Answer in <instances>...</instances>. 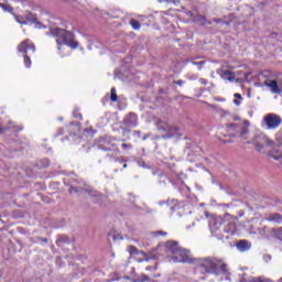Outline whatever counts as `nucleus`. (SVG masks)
<instances>
[{
    "mask_svg": "<svg viewBox=\"0 0 282 282\" xmlns=\"http://www.w3.org/2000/svg\"><path fill=\"white\" fill-rule=\"evenodd\" d=\"M51 34L56 39L58 55L62 58L69 56V51H67V47H70L72 50L78 48V42L74 40V33L70 31L55 28L51 29Z\"/></svg>",
    "mask_w": 282,
    "mask_h": 282,
    "instance_id": "nucleus-1",
    "label": "nucleus"
},
{
    "mask_svg": "<svg viewBox=\"0 0 282 282\" xmlns=\"http://www.w3.org/2000/svg\"><path fill=\"white\" fill-rule=\"evenodd\" d=\"M193 264L203 274H216V276H219V274L228 273V264L217 258H194Z\"/></svg>",
    "mask_w": 282,
    "mask_h": 282,
    "instance_id": "nucleus-2",
    "label": "nucleus"
},
{
    "mask_svg": "<svg viewBox=\"0 0 282 282\" xmlns=\"http://www.w3.org/2000/svg\"><path fill=\"white\" fill-rule=\"evenodd\" d=\"M165 248L171 252L172 261H174V263L195 262V258H193V253H191V250L180 247V243L177 241H167Z\"/></svg>",
    "mask_w": 282,
    "mask_h": 282,
    "instance_id": "nucleus-3",
    "label": "nucleus"
},
{
    "mask_svg": "<svg viewBox=\"0 0 282 282\" xmlns=\"http://www.w3.org/2000/svg\"><path fill=\"white\" fill-rule=\"evenodd\" d=\"M250 121L243 120L238 123L227 124V131L232 138H238L240 142H246L250 140Z\"/></svg>",
    "mask_w": 282,
    "mask_h": 282,
    "instance_id": "nucleus-4",
    "label": "nucleus"
},
{
    "mask_svg": "<svg viewBox=\"0 0 282 282\" xmlns=\"http://www.w3.org/2000/svg\"><path fill=\"white\" fill-rule=\"evenodd\" d=\"M18 52L19 54H22L24 65L28 69H30V67H32V59H30V56L36 52V46H34V43H32L31 40H24L18 45Z\"/></svg>",
    "mask_w": 282,
    "mask_h": 282,
    "instance_id": "nucleus-5",
    "label": "nucleus"
},
{
    "mask_svg": "<svg viewBox=\"0 0 282 282\" xmlns=\"http://www.w3.org/2000/svg\"><path fill=\"white\" fill-rule=\"evenodd\" d=\"M247 144H253L258 151H262L263 147H272L274 141L268 139L264 133H258L251 140H248Z\"/></svg>",
    "mask_w": 282,
    "mask_h": 282,
    "instance_id": "nucleus-6",
    "label": "nucleus"
},
{
    "mask_svg": "<svg viewBox=\"0 0 282 282\" xmlns=\"http://www.w3.org/2000/svg\"><path fill=\"white\" fill-rule=\"evenodd\" d=\"M209 230L212 235H216L218 239H224V218L217 216L209 219Z\"/></svg>",
    "mask_w": 282,
    "mask_h": 282,
    "instance_id": "nucleus-7",
    "label": "nucleus"
},
{
    "mask_svg": "<svg viewBox=\"0 0 282 282\" xmlns=\"http://www.w3.org/2000/svg\"><path fill=\"white\" fill-rule=\"evenodd\" d=\"M17 23H20V25H32V23H35V28L40 29L43 28V25H41V22H36V15L33 14L32 12H28L24 15H13Z\"/></svg>",
    "mask_w": 282,
    "mask_h": 282,
    "instance_id": "nucleus-8",
    "label": "nucleus"
},
{
    "mask_svg": "<svg viewBox=\"0 0 282 282\" xmlns=\"http://www.w3.org/2000/svg\"><path fill=\"white\" fill-rule=\"evenodd\" d=\"M156 128L159 131H163V133H166L165 135H163L164 139L175 138V135H180V128L170 126L164 121H158Z\"/></svg>",
    "mask_w": 282,
    "mask_h": 282,
    "instance_id": "nucleus-9",
    "label": "nucleus"
},
{
    "mask_svg": "<svg viewBox=\"0 0 282 282\" xmlns=\"http://www.w3.org/2000/svg\"><path fill=\"white\" fill-rule=\"evenodd\" d=\"M264 123L267 124V129H279L282 124V119L279 115L269 113L264 117Z\"/></svg>",
    "mask_w": 282,
    "mask_h": 282,
    "instance_id": "nucleus-10",
    "label": "nucleus"
},
{
    "mask_svg": "<svg viewBox=\"0 0 282 282\" xmlns=\"http://www.w3.org/2000/svg\"><path fill=\"white\" fill-rule=\"evenodd\" d=\"M123 124L126 127H130L131 129L138 127V115H135L134 112H130L129 115H127L123 119Z\"/></svg>",
    "mask_w": 282,
    "mask_h": 282,
    "instance_id": "nucleus-11",
    "label": "nucleus"
},
{
    "mask_svg": "<svg viewBox=\"0 0 282 282\" xmlns=\"http://www.w3.org/2000/svg\"><path fill=\"white\" fill-rule=\"evenodd\" d=\"M237 225H235V223L224 220L223 231H225L227 235H235Z\"/></svg>",
    "mask_w": 282,
    "mask_h": 282,
    "instance_id": "nucleus-12",
    "label": "nucleus"
},
{
    "mask_svg": "<svg viewBox=\"0 0 282 282\" xmlns=\"http://www.w3.org/2000/svg\"><path fill=\"white\" fill-rule=\"evenodd\" d=\"M236 247L239 250V252H248V250H250V248H252V245H250V242H248V240H240V241H238Z\"/></svg>",
    "mask_w": 282,
    "mask_h": 282,
    "instance_id": "nucleus-13",
    "label": "nucleus"
},
{
    "mask_svg": "<svg viewBox=\"0 0 282 282\" xmlns=\"http://www.w3.org/2000/svg\"><path fill=\"white\" fill-rule=\"evenodd\" d=\"M265 87H270L272 94H281V89H279V84L276 80H270L264 83Z\"/></svg>",
    "mask_w": 282,
    "mask_h": 282,
    "instance_id": "nucleus-14",
    "label": "nucleus"
},
{
    "mask_svg": "<svg viewBox=\"0 0 282 282\" xmlns=\"http://www.w3.org/2000/svg\"><path fill=\"white\" fill-rule=\"evenodd\" d=\"M265 221H272L273 224H281L282 221V216L281 214H270L267 218Z\"/></svg>",
    "mask_w": 282,
    "mask_h": 282,
    "instance_id": "nucleus-15",
    "label": "nucleus"
},
{
    "mask_svg": "<svg viewBox=\"0 0 282 282\" xmlns=\"http://www.w3.org/2000/svg\"><path fill=\"white\" fill-rule=\"evenodd\" d=\"M83 192L87 193L90 197H94L95 199H100V197H102V194L96 189L85 188L83 189Z\"/></svg>",
    "mask_w": 282,
    "mask_h": 282,
    "instance_id": "nucleus-16",
    "label": "nucleus"
},
{
    "mask_svg": "<svg viewBox=\"0 0 282 282\" xmlns=\"http://www.w3.org/2000/svg\"><path fill=\"white\" fill-rule=\"evenodd\" d=\"M220 76L224 78V80H229V83L235 80V76H232L228 69L221 70Z\"/></svg>",
    "mask_w": 282,
    "mask_h": 282,
    "instance_id": "nucleus-17",
    "label": "nucleus"
},
{
    "mask_svg": "<svg viewBox=\"0 0 282 282\" xmlns=\"http://www.w3.org/2000/svg\"><path fill=\"white\" fill-rule=\"evenodd\" d=\"M271 237H273V239H279L280 241H282V228L272 229Z\"/></svg>",
    "mask_w": 282,
    "mask_h": 282,
    "instance_id": "nucleus-18",
    "label": "nucleus"
},
{
    "mask_svg": "<svg viewBox=\"0 0 282 282\" xmlns=\"http://www.w3.org/2000/svg\"><path fill=\"white\" fill-rule=\"evenodd\" d=\"M248 282H272L270 279H265L264 276L250 278Z\"/></svg>",
    "mask_w": 282,
    "mask_h": 282,
    "instance_id": "nucleus-19",
    "label": "nucleus"
},
{
    "mask_svg": "<svg viewBox=\"0 0 282 282\" xmlns=\"http://www.w3.org/2000/svg\"><path fill=\"white\" fill-rule=\"evenodd\" d=\"M0 8H2L3 12H10L12 14L13 8L10 4L0 3Z\"/></svg>",
    "mask_w": 282,
    "mask_h": 282,
    "instance_id": "nucleus-20",
    "label": "nucleus"
},
{
    "mask_svg": "<svg viewBox=\"0 0 282 282\" xmlns=\"http://www.w3.org/2000/svg\"><path fill=\"white\" fill-rule=\"evenodd\" d=\"M130 25L132 29L134 30H140V28H142V25L140 24L139 21L134 20V19H131L130 20Z\"/></svg>",
    "mask_w": 282,
    "mask_h": 282,
    "instance_id": "nucleus-21",
    "label": "nucleus"
},
{
    "mask_svg": "<svg viewBox=\"0 0 282 282\" xmlns=\"http://www.w3.org/2000/svg\"><path fill=\"white\" fill-rule=\"evenodd\" d=\"M110 100H111V102L118 101V94L116 93V88H111V90H110Z\"/></svg>",
    "mask_w": 282,
    "mask_h": 282,
    "instance_id": "nucleus-22",
    "label": "nucleus"
},
{
    "mask_svg": "<svg viewBox=\"0 0 282 282\" xmlns=\"http://www.w3.org/2000/svg\"><path fill=\"white\" fill-rule=\"evenodd\" d=\"M159 3H174V6H180V0H158Z\"/></svg>",
    "mask_w": 282,
    "mask_h": 282,
    "instance_id": "nucleus-23",
    "label": "nucleus"
},
{
    "mask_svg": "<svg viewBox=\"0 0 282 282\" xmlns=\"http://www.w3.org/2000/svg\"><path fill=\"white\" fill-rule=\"evenodd\" d=\"M73 116L77 120H83V115L80 112H78V110H76V109L73 111Z\"/></svg>",
    "mask_w": 282,
    "mask_h": 282,
    "instance_id": "nucleus-24",
    "label": "nucleus"
},
{
    "mask_svg": "<svg viewBox=\"0 0 282 282\" xmlns=\"http://www.w3.org/2000/svg\"><path fill=\"white\" fill-rule=\"evenodd\" d=\"M129 252L130 254H140V252L138 251V248H135L134 246L129 247Z\"/></svg>",
    "mask_w": 282,
    "mask_h": 282,
    "instance_id": "nucleus-25",
    "label": "nucleus"
},
{
    "mask_svg": "<svg viewBox=\"0 0 282 282\" xmlns=\"http://www.w3.org/2000/svg\"><path fill=\"white\" fill-rule=\"evenodd\" d=\"M152 235H153V237H158V235H163L164 237H166V231H162V230L154 231V232H152Z\"/></svg>",
    "mask_w": 282,
    "mask_h": 282,
    "instance_id": "nucleus-26",
    "label": "nucleus"
},
{
    "mask_svg": "<svg viewBox=\"0 0 282 282\" xmlns=\"http://www.w3.org/2000/svg\"><path fill=\"white\" fill-rule=\"evenodd\" d=\"M199 21L202 23V25H206V18L205 17H199Z\"/></svg>",
    "mask_w": 282,
    "mask_h": 282,
    "instance_id": "nucleus-27",
    "label": "nucleus"
},
{
    "mask_svg": "<svg viewBox=\"0 0 282 282\" xmlns=\"http://www.w3.org/2000/svg\"><path fill=\"white\" fill-rule=\"evenodd\" d=\"M199 83L200 85H208V79L200 78Z\"/></svg>",
    "mask_w": 282,
    "mask_h": 282,
    "instance_id": "nucleus-28",
    "label": "nucleus"
},
{
    "mask_svg": "<svg viewBox=\"0 0 282 282\" xmlns=\"http://www.w3.org/2000/svg\"><path fill=\"white\" fill-rule=\"evenodd\" d=\"M234 96H235V98H237L238 100H242L241 94L236 93Z\"/></svg>",
    "mask_w": 282,
    "mask_h": 282,
    "instance_id": "nucleus-29",
    "label": "nucleus"
},
{
    "mask_svg": "<svg viewBox=\"0 0 282 282\" xmlns=\"http://www.w3.org/2000/svg\"><path fill=\"white\" fill-rule=\"evenodd\" d=\"M65 241H67V238L66 237H62V238H59L58 243H65Z\"/></svg>",
    "mask_w": 282,
    "mask_h": 282,
    "instance_id": "nucleus-30",
    "label": "nucleus"
},
{
    "mask_svg": "<svg viewBox=\"0 0 282 282\" xmlns=\"http://www.w3.org/2000/svg\"><path fill=\"white\" fill-rule=\"evenodd\" d=\"M145 270H147L148 272L151 271V270H158V267H151V265H150V267H147Z\"/></svg>",
    "mask_w": 282,
    "mask_h": 282,
    "instance_id": "nucleus-31",
    "label": "nucleus"
},
{
    "mask_svg": "<svg viewBox=\"0 0 282 282\" xmlns=\"http://www.w3.org/2000/svg\"><path fill=\"white\" fill-rule=\"evenodd\" d=\"M141 281H142V282L149 281V275H142Z\"/></svg>",
    "mask_w": 282,
    "mask_h": 282,
    "instance_id": "nucleus-32",
    "label": "nucleus"
},
{
    "mask_svg": "<svg viewBox=\"0 0 282 282\" xmlns=\"http://www.w3.org/2000/svg\"><path fill=\"white\" fill-rule=\"evenodd\" d=\"M206 62L202 61V62H193V65H205Z\"/></svg>",
    "mask_w": 282,
    "mask_h": 282,
    "instance_id": "nucleus-33",
    "label": "nucleus"
},
{
    "mask_svg": "<svg viewBox=\"0 0 282 282\" xmlns=\"http://www.w3.org/2000/svg\"><path fill=\"white\" fill-rule=\"evenodd\" d=\"M176 85H178L180 87H182V85H184V80H176L174 82Z\"/></svg>",
    "mask_w": 282,
    "mask_h": 282,
    "instance_id": "nucleus-34",
    "label": "nucleus"
},
{
    "mask_svg": "<svg viewBox=\"0 0 282 282\" xmlns=\"http://www.w3.org/2000/svg\"><path fill=\"white\" fill-rule=\"evenodd\" d=\"M69 193H70V194H72V193H78V189H77L76 187H70Z\"/></svg>",
    "mask_w": 282,
    "mask_h": 282,
    "instance_id": "nucleus-35",
    "label": "nucleus"
},
{
    "mask_svg": "<svg viewBox=\"0 0 282 282\" xmlns=\"http://www.w3.org/2000/svg\"><path fill=\"white\" fill-rule=\"evenodd\" d=\"M234 104H236L237 107H239V105H241V101H240L239 99H235V100H234Z\"/></svg>",
    "mask_w": 282,
    "mask_h": 282,
    "instance_id": "nucleus-36",
    "label": "nucleus"
},
{
    "mask_svg": "<svg viewBox=\"0 0 282 282\" xmlns=\"http://www.w3.org/2000/svg\"><path fill=\"white\" fill-rule=\"evenodd\" d=\"M131 145H128L126 143L121 144V149H129Z\"/></svg>",
    "mask_w": 282,
    "mask_h": 282,
    "instance_id": "nucleus-37",
    "label": "nucleus"
},
{
    "mask_svg": "<svg viewBox=\"0 0 282 282\" xmlns=\"http://www.w3.org/2000/svg\"><path fill=\"white\" fill-rule=\"evenodd\" d=\"M270 259H272V257H270V256H265V257H264V260H265V261H270Z\"/></svg>",
    "mask_w": 282,
    "mask_h": 282,
    "instance_id": "nucleus-38",
    "label": "nucleus"
},
{
    "mask_svg": "<svg viewBox=\"0 0 282 282\" xmlns=\"http://www.w3.org/2000/svg\"><path fill=\"white\" fill-rule=\"evenodd\" d=\"M41 241H43V243H47V238H42Z\"/></svg>",
    "mask_w": 282,
    "mask_h": 282,
    "instance_id": "nucleus-39",
    "label": "nucleus"
},
{
    "mask_svg": "<svg viewBox=\"0 0 282 282\" xmlns=\"http://www.w3.org/2000/svg\"><path fill=\"white\" fill-rule=\"evenodd\" d=\"M132 204H135V196L132 195Z\"/></svg>",
    "mask_w": 282,
    "mask_h": 282,
    "instance_id": "nucleus-40",
    "label": "nucleus"
},
{
    "mask_svg": "<svg viewBox=\"0 0 282 282\" xmlns=\"http://www.w3.org/2000/svg\"><path fill=\"white\" fill-rule=\"evenodd\" d=\"M118 76V70H115V78H117Z\"/></svg>",
    "mask_w": 282,
    "mask_h": 282,
    "instance_id": "nucleus-41",
    "label": "nucleus"
},
{
    "mask_svg": "<svg viewBox=\"0 0 282 282\" xmlns=\"http://www.w3.org/2000/svg\"><path fill=\"white\" fill-rule=\"evenodd\" d=\"M138 164H139V166H144V165H142V161H139Z\"/></svg>",
    "mask_w": 282,
    "mask_h": 282,
    "instance_id": "nucleus-42",
    "label": "nucleus"
},
{
    "mask_svg": "<svg viewBox=\"0 0 282 282\" xmlns=\"http://www.w3.org/2000/svg\"><path fill=\"white\" fill-rule=\"evenodd\" d=\"M236 83H241V79L237 78V79H236Z\"/></svg>",
    "mask_w": 282,
    "mask_h": 282,
    "instance_id": "nucleus-43",
    "label": "nucleus"
},
{
    "mask_svg": "<svg viewBox=\"0 0 282 282\" xmlns=\"http://www.w3.org/2000/svg\"><path fill=\"white\" fill-rule=\"evenodd\" d=\"M18 131H23V127H20V128L18 129Z\"/></svg>",
    "mask_w": 282,
    "mask_h": 282,
    "instance_id": "nucleus-44",
    "label": "nucleus"
},
{
    "mask_svg": "<svg viewBox=\"0 0 282 282\" xmlns=\"http://www.w3.org/2000/svg\"><path fill=\"white\" fill-rule=\"evenodd\" d=\"M127 166H128L127 163H124V164H123V169H127Z\"/></svg>",
    "mask_w": 282,
    "mask_h": 282,
    "instance_id": "nucleus-45",
    "label": "nucleus"
},
{
    "mask_svg": "<svg viewBox=\"0 0 282 282\" xmlns=\"http://www.w3.org/2000/svg\"><path fill=\"white\" fill-rule=\"evenodd\" d=\"M206 218H208V212H205Z\"/></svg>",
    "mask_w": 282,
    "mask_h": 282,
    "instance_id": "nucleus-46",
    "label": "nucleus"
},
{
    "mask_svg": "<svg viewBox=\"0 0 282 282\" xmlns=\"http://www.w3.org/2000/svg\"><path fill=\"white\" fill-rule=\"evenodd\" d=\"M3 132V128H0V133H2Z\"/></svg>",
    "mask_w": 282,
    "mask_h": 282,
    "instance_id": "nucleus-47",
    "label": "nucleus"
},
{
    "mask_svg": "<svg viewBox=\"0 0 282 282\" xmlns=\"http://www.w3.org/2000/svg\"><path fill=\"white\" fill-rule=\"evenodd\" d=\"M279 282H282V278L279 280Z\"/></svg>",
    "mask_w": 282,
    "mask_h": 282,
    "instance_id": "nucleus-48",
    "label": "nucleus"
}]
</instances>
